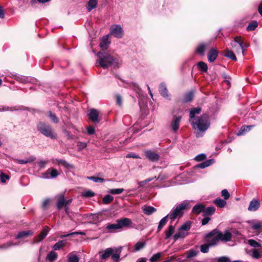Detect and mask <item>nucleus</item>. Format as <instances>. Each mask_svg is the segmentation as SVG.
<instances>
[{"label":"nucleus","instance_id":"f257e3e1","mask_svg":"<svg viewBox=\"0 0 262 262\" xmlns=\"http://www.w3.org/2000/svg\"><path fill=\"white\" fill-rule=\"evenodd\" d=\"M189 121L192 124L193 128L196 132L197 137L202 136L201 133L205 132L210 126L208 116L206 114L203 115L201 117H197L195 119L189 120Z\"/></svg>","mask_w":262,"mask_h":262},{"label":"nucleus","instance_id":"f03ea898","mask_svg":"<svg viewBox=\"0 0 262 262\" xmlns=\"http://www.w3.org/2000/svg\"><path fill=\"white\" fill-rule=\"evenodd\" d=\"M99 63L100 66L103 69L107 68L108 67H117V62L110 55L106 53L99 52L98 53Z\"/></svg>","mask_w":262,"mask_h":262},{"label":"nucleus","instance_id":"7ed1b4c3","mask_svg":"<svg viewBox=\"0 0 262 262\" xmlns=\"http://www.w3.org/2000/svg\"><path fill=\"white\" fill-rule=\"evenodd\" d=\"M31 234H32V232L29 230L20 232L15 236V238L18 240V242H8L1 246L0 248L3 249H8L12 246L20 245L25 242V239Z\"/></svg>","mask_w":262,"mask_h":262},{"label":"nucleus","instance_id":"20e7f679","mask_svg":"<svg viewBox=\"0 0 262 262\" xmlns=\"http://www.w3.org/2000/svg\"><path fill=\"white\" fill-rule=\"evenodd\" d=\"M189 208V203L187 202H183L176 205L168 215L171 220H174L177 218L181 217L183 215L184 210H187Z\"/></svg>","mask_w":262,"mask_h":262},{"label":"nucleus","instance_id":"39448f33","mask_svg":"<svg viewBox=\"0 0 262 262\" xmlns=\"http://www.w3.org/2000/svg\"><path fill=\"white\" fill-rule=\"evenodd\" d=\"M231 45L237 55L241 54L244 56L245 48L248 46L244 43L240 36L235 37L234 40L231 42Z\"/></svg>","mask_w":262,"mask_h":262},{"label":"nucleus","instance_id":"423d86ee","mask_svg":"<svg viewBox=\"0 0 262 262\" xmlns=\"http://www.w3.org/2000/svg\"><path fill=\"white\" fill-rule=\"evenodd\" d=\"M206 241L210 246L216 245L220 241L216 231H212L208 234L206 237Z\"/></svg>","mask_w":262,"mask_h":262},{"label":"nucleus","instance_id":"0eeeda50","mask_svg":"<svg viewBox=\"0 0 262 262\" xmlns=\"http://www.w3.org/2000/svg\"><path fill=\"white\" fill-rule=\"evenodd\" d=\"M37 129L41 134L47 136H49V126L48 123L44 122H39L37 124Z\"/></svg>","mask_w":262,"mask_h":262},{"label":"nucleus","instance_id":"6e6552de","mask_svg":"<svg viewBox=\"0 0 262 262\" xmlns=\"http://www.w3.org/2000/svg\"><path fill=\"white\" fill-rule=\"evenodd\" d=\"M111 33L115 37L120 38L123 35V31L120 25H115L111 27Z\"/></svg>","mask_w":262,"mask_h":262},{"label":"nucleus","instance_id":"1a4fd4ad","mask_svg":"<svg viewBox=\"0 0 262 262\" xmlns=\"http://www.w3.org/2000/svg\"><path fill=\"white\" fill-rule=\"evenodd\" d=\"M216 233H217L219 241L228 242L230 241L231 239L232 234L228 230L225 231L224 233L217 231H216Z\"/></svg>","mask_w":262,"mask_h":262},{"label":"nucleus","instance_id":"9d476101","mask_svg":"<svg viewBox=\"0 0 262 262\" xmlns=\"http://www.w3.org/2000/svg\"><path fill=\"white\" fill-rule=\"evenodd\" d=\"M116 222L117 223L120 229L124 227H128L132 224L131 220L126 217L123 218L120 220H117Z\"/></svg>","mask_w":262,"mask_h":262},{"label":"nucleus","instance_id":"9b49d317","mask_svg":"<svg viewBox=\"0 0 262 262\" xmlns=\"http://www.w3.org/2000/svg\"><path fill=\"white\" fill-rule=\"evenodd\" d=\"M8 76L22 83H27L29 82V78L25 76L17 75L15 73H10V75Z\"/></svg>","mask_w":262,"mask_h":262},{"label":"nucleus","instance_id":"f8f14e48","mask_svg":"<svg viewBox=\"0 0 262 262\" xmlns=\"http://www.w3.org/2000/svg\"><path fill=\"white\" fill-rule=\"evenodd\" d=\"M181 120V117L176 116L173 117L171 123V127L173 132H176L179 129Z\"/></svg>","mask_w":262,"mask_h":262},{"label":"nucleus","instance_id":"ddd939ff","mask_svg":"<svg viewBox=\"0 0 262 262\" xmlns=\"http://www.w3.org/2000/svg\"><path fill=\"white\" fill-rule=\"evenodd\" d=\"M99 113L98 110L92 108L90 111L89 117L90 119L94 122L98 123L100 119L99 118Z\"/></svg>","mask_w":262,"mask_h":262},{"label":"nucleus","instance_id":"4468645a","mask_svg":"<svg viewBox=\"0 0 262 262\" xmlns=\"http://www.w3.org/2000/svg\"><path fill=\"white\" fill-rule=\"evenodd\" d=\"M145 153L147 158L151 161H157L159 158V156L157 153L150 150H146Z\"/></svg>","mask_w":262,"mask_h":262},{"label":"nucleus","instance_id":"2eb2a0df","mask_svg":"<svg viewBox=\"0 0 262 262\" xmlns=\"http://www.w3.org/2000/svg\"><path fill=\"white\" fill-rule=\"evenodd\" d=\"M260 206V203L258 201L256 200H252L248 207V210L250 211H255L258 209Z\"/></svg>","mask_w":262,"mask_h":262},{"label":"nucleus","instance_id":"dca6fc26","mask_svg":"<svg viewBox=\"0 0 262 262\" xmlns=\"http://www.w3.org/2000/svg\"><path fill=\"white\" fill-rule=\"evenodd\" d=\"M218 55L217 51L214 49H211L208 54V60L209 62H213L216 58Z\"/></svg>","mask_w":262,"mask_h":262},{"label":"nucleus","instance_id":"f3484780","mask_svg":"<svg viewBox=\"0 0 262 262\" xmlns=\"http://www.w3.org/2000/svg\"><path fill=\"white\" fill-rule=\"evenodd\" d=\"M114 252L115 250L114 249L111 248H107L103 251L100 252L101 253L100 255L101 258L106 259L112 255Z\"/></svg>","mask_w":262,"mask_h":262},{"label":"nucleus","instance_id":"a211bd4d","mask_svg":"<svg viewBox=\"0 0 262 262\" xmlns=\"http://www.w3.org/2000/svg\"><path fill=\"white\" fill-rule=\"evenodd\" d=\"M98 5L97 0H89L86 5V8L88 12L91 11L93 9L96 8Z\"/></svg>","mask_w":262,"mask_h":262},{"label":"nucleus","instance_id":"6ab92c4d","mask_svg":"<svg viewBox=\"0 0 262 262\" xmlns=\"http://www.w3.org/2000/svg\"><path fill=\"white\" fill-rule=\"evenodd\" d=\"M48 232V227H46L38 235V236L36 237L35 239V242L38 243L41 242L47 236Z\"/></svg>","mask_w":262,"mask_h":262},{"label":"nucleus","instance_id":"aec40b11","mask_svg":"<svg viewBox=\"0 0 262 262\" xmlns=\"http://www.w3.org/2000/svg\"><path fill=\"white\" fill-rule=\"evenodd\" d=\"M159 92L161 95L164 97H168V91L164 83H162L159 86Z\"/></svg>","mask_w":262,"mask_h":262},{"label":"nucleus","instance_id":"412c9836","mask_svg":"<svg viewBox=\"0 0 262 262\" xmlns=\"http://www.w3.org/2000/svg\"><path fill=\"white\" fill-rule=\"evenodd\" d=\"M201 112V107H196L191 110L190 112V119L189 120H193L196 119L195 115L200 114Z\"/></svg>","mask_w":262,"mask_h":262},{"label":"nucleus","instance_id":"4be33fe9","mask_svg":"<svg viewBox=\"0 0 262 262\" xmlns=\"http://www.w3.org/2000/svg\"><path fill=\"white\" fill-rule=\"evenodd\" d=\"M110 43V42L108 40V36H106L102 38L100 46L102 50H106Z\"/></svg>","mask_w":262,"mask_h":262},{"label":"nucleus","instance_id":"5701e85b","mask_svg":"<svg viewBox=\"0 0 262 262\" xmlns=\"http://www.w3.org/2000/svg\"><path fill=\"white\" fill-rule=\"evenodd\" d=\"M65 205V199L63 194H61L58 196L57 207L60 209Z\"/></svg>","mask_w":262,"mask_h":262},{"label":"nucleus","instance_id":"b1692460","mask_svg":"<svg viewBox=\"0 0 262 262\" xmlns=\"http://www.w3.org/2000/svg\"><path fill=\"white\" fill-rule=\"evenodd\" d=\"M105 228L109 232H114L116 230L120 229L117 222L115 224H107Z\"/></svg>","mask_w":262,"mask_h":262},{"label":"nucleus","instance_id":"393cba45","mask_svg":"<svg viewBox=\"0 0 262 262\" xmlns=\"http://www.w3.org/2000/svg\"><path fill=\"white\" fill-rule=\"evenodd\" d=\"M204 209V205L201 204L196 205L193 207L192 209V212L195 214H199L201 212H203Z\"/></svg>","mask_w":262,"mask_h":262},{"label":"nucleus","instance_id":"a878e982","mask_svg":"<svg viewBox=\"0 0 262 262\" xmlns=\"http://www.w3.org/2000/svg\"><path fill=\"white\" fill-rule=\"evenodd\" d=\"M143 211L145 214L149 215L155 212L156 209L151 206H145L143 207Z\"/></svg>","mask_w":262,"mask_h":262},{"label":"nucleus","instance_id":"bb28decb","mask_svg":"<svg viewBox=\"0 0 262 262\" xmlns=\"http://www.w3.org/2000/svg\"><path fill=\"white\" fill-rule=\"evenodd\" d=\"M187 234V233L179 229V231L173 235V237L176 241L179 238H184Z\"/></svg>","mask_w":262,"mask_h":262},{"label":"nucleus","instance_id":"cd10ccee","mask_svg":"<svg viewBox=\"0 0 262 262\" xmlns=\"http://www.w3.org/2000/svg\"><path fill=\"white\" fill-rule=\"evenodd\" d=\"M35 159V158L34 157H30L28 158H26L25 159H17L16 160V161L17 163L20 164H25L27 163H30L33 161H34Z\"/></svg>","mask_w":262,"mask_h":262},{"label":"nucleus","instance_id":"c85d7f7f","mask_svg":"<svg viewBox=\"0 0 262 262\" xmlns=\"http://www.w3.org/2000/svg\"><path fill=\"white\" fill-rule=\"evenodd\" d=\"M174 226H173L172 225H169L168 229L166 231H165V239L169 238L171 237V236L173 234V233H174Z\"/></svg>","mask_w":262,"mask_h":262},{"label":"nucleus","instance_id":"c756f323","mask_svg":"<svg viewBox=\"0 0 262 262\" xmlns=\"http://www.w3.org/2000/svg\"><path fill=\"white\" fill-rule=\"evenodd\" d=\"M215 210V209L214 207H209L207 208L204 207L203 213L204 216L210 215L214 213Z\"/></svg>","mask_w":262,"mask_h":262},{"label":"nucleus","instance_id":"7c9ffc66","mask_svg":"<svg viewBox=\"0 0 262 262\" xmlns=\"http://www.w3.org/2000/svg\"><path fill=\"white\" fill-rule=\"evenodd\" d=\"M79 257L74 253H70L68 255V262H79Z\"/></svg>","mask_w":262,"mask_h":262},{"label":"nucleus","instance_id":"2f4dec72","mask_svg":"<svg viewBox=\"0 0 262 262\" xmlns=\"http://www.w3.org/2000/svg\"><path fill=\"white\" fill-rule=\"evenodd\" d=\"M62 173L61 170H58L54 168H50V178H56Z\"/></svg>","mask_w":262,"mask_h":262},{"label":"nucleus","instance_id":"473e14b6","mask_svg":"<svg viewBox=\"0 0 262 262\" xmlns=\"http://www.w3.org/2000/svg\"><path fill=\"white\" fill-rule=\"evenodd\" d=\"M168 216V215H167L166 216L164 217L163 218H162L161 220V221H160V222L159 223V225L158 227V229H157L158 232H159L162 229V228L164 227V226L165 225V224H166L167 221V219Z\"/></svg>","mask_w":262,"mask_h":262},{"label":"nucleus","instance_id":"72a5a7b5","mask_svg":"<svg viewBox=\"0 0 262 262\" xmlns=\"http://www.w3.org/2000/svg\"><path fill=\"white\" fill-rule=\"evenodd\" d=\"M225 56L230 59H231L234 61L236 60V57L234 53L230 50H226L225 51Z\"/></svg>","mask_w":262,"mask_h":262},{"label":"nucleus","instance_id":"f704fd0d","mask_svg":"<svg viewBox=\"0 0 262 262\" xmlns=\"http://www.w3.org/2000/svg\"><path fill=\"white\" fill-rule=\"evenodd\" d=\"M253 125H245L243 126L239 132L237 133L238 135H242L244 133L249 131L252 127Z\"/></svg>","mask_w":262,"mask_h":262},{"label":"nucleus","instance_id":"c9c22d12","mask_svg":"<svg viewBox=\"0 0 262 262\" xmlns=\"http://www.w3.org/2000/svg\"><path fill=\"white\" fill-rule=\"evenodd\" d=\"M146 243L145 242H138L134 246V251H138L142 249L145 246Z\"/></svg>","mask_w":262,"mask_h":262},{"label":"nucleus","instance_id":"e433bc0d","mask_svg":"<svg viewBox=\"0 0 262 262\" xmlns=\"http://www.w3.org/2000/svg\"><path fill=\"white\" fill-rule=\"evenodd\" d=\"M172 261H176V262H182V260L180 257L176 256L174 255L168 257L164 261L171 262Z\"/></svg>","mask_w":262,"mask_h":262},{"label":"nucleus","instance_id":"4c0bfd02","mask_svg":"<svg viewBox=\"0 0 262 262\" xmlns=\"http://www.w3.org/2000/svg\"><path fill=\"white\" fill-rule=\"evenodd\" d=\"M213 162V160L212 159L207 160L201 164H200L198 165V167L201 168H204L205 167H207L209 166H210L211 164H212Z\"/></svg>","mask_w":262,"mask_h":262},{"label":"nucleus","instance_id":"58836bf2","mask_svg":"<svg viewBox=\"0 0 262 262\" xmlns=\"http://www.w3.org/2000/svg\"><path fill=\"white\" fill-rule=\"evenodd\" d=\"M52 162L53 163H56V162H57L58 164H61L66 168H70L72 167V165H71L70 164L62 160H53Z\"/></svg>","mask_w":262,"mask_h":262},{"label":"nucleus","instance_id":"ea45409f","mask_svg":"<svg viewBox=\"0 0 262 262\" xmlns=\"http://www.w3.org/2000/svg\"><path fill=\"white\" fill-rule=\"evenodd\" d=\"M198 68L202 71L205 72L208 70V67L206 63L203 61H200L198 63Z\"/></svg>","mask_w":262,"mask_h":262},{"label":"nucleus","instance_id":"a19ab883","mask_svg":"<svg viewBox=\"0 0 262 262\" xmlns=\"http://www.w3.org/2000/svg\"><path fill=\"white\" fill-rule=\"evenodd\" d=\"M123 191H124V189L123 188H114V189H111L108 190V192L112 194H121Z\"/></svg>","mask_w":262,"mask_h":262},{"label":"nucleus","instance_id":"79ce46f5","mask_svg":"<svg viewBox=\"0 0 262 262\" xmlns=\"http://www.w3.org/2000/svg\"><path fill=\"white\" fill-rule=\"evenodd\" d=\"M214 203L219 207H224L226 205V202L222 199H216Z\"/></svg>","mask_w":262,"mask_h":262},{"label":"nucleus","instance_id":"37998d69","mask_svg":"<svg viewBox=\"0 0 262 262\" xmlns=\"http://www.w3.org/2000/svg\"><path fill=\"white\" fill-rule=\"evenodd\" d=\"M206 47V46L204 44L200 45L196 49V52L201 55H203L204 54Z\"/></svg>","mask_w":262,"mask_h":262},{"label":"nucleus","instance_id":"c03bdc74","mask_svg":"<svg viewBox=\"0 0 262 262\" xmlns=\"http://www.w3.org/2000/svg\"><path fill=\"white\" fill-rule=\"evenodd\" d=\"M10 179V177L8 175L2 172L0 174V180L2 183H6L7 181Z\"/></svg>","mask_w":262,"mask_h":262},{"label":"nucleus","instance_id":"a18cd8bd","mask_svg":"<svg viewBox=\"0 0 262 262\" xmlns=\"http://www.w3.org/2000/svg\"><path fill=\"white\" fill-rule=\"evenodd\" d=\"M66 242L63 241H61L57 242L53 246V248L55 250H59L60 248L64 246Z\"/></svg>","mask_w":262,"mask_h":262},{"label":"nucleus","instance_id":"49530a36","mask_svg":"<svg viewBox=\"0 0 262 262\" xmlns=\"http://www.w3.org/2000/svg\"><path fill=\"white\" fill-rule=\"evenodd\" d=\"M194 93L192 91L189 92L187 93L184 97V101L185 102H189L191 101L193 98Z\"/></svg>","mask_w":262,"mask_h":262},{"label":"nucleus","instance_id":"de8ad7c7","mask_svg":"<svg viewBox=\"0 0 262 262\" xmlns=\"http://www.w3.org/2000/svg\"><path fill=\"white\" fill-rule=\"evenodd\" d=\"M114 198L111 195H106L103 198V203L105 204H108L113 201Z\"/></svg>","mask_w":262,"mask_h":262},{"label":"nucleus","instance_id":"09e8293b","mask_svg":"<svg viewBox=\"0 0 262 262\" xmlns=\"http://www.w3.org/2000/svg\"><path fill=\"white\" fill-rule=\"evenodd\" d=\"M198 251L195 250L191 249L187 252V258H190L196 256Z\"/></svg>","mask_w":262,"mask_h":262},{"label":"nucleus","instance_id":"8fccbe9b","mask_svg":"<svg viewBox=\"0 0 262 262\" xmlns=\"http://www.w3.org/2000/svg\"><path fill=\"white\" fill-rule=\"evenodd\" d=\"M81 195L83 197L91 198L95 195V193L91 190H87L82 192Z\"/></svg>","mask_w":262,"mask_h":262},{"label":"nucleus","instance_id":"3c124183","mask_svg":"<svg viewBox=\"0 0 262 262\" xmlns=\"http://www.w3.org/2000/svg\"><path fill=\"white\" fill-rule=\"evenodd\" d=\"M161 253L158 252L154 254L150 258L149 260L150 262L157 261L161 256Z\"/></svg>","mask_w":262,"mask_h":262},{"label":"nucleus","instance_id":"603ef678","mask_svg":"<svg viewBox=\"0 0 262 262\" xmlns=\"http://www.w3.org/2000/svg\"><path fill=\"white\" fill-rule=\"evenodd\" d=\"M257 27V23L256 21H253L249 24L247 27V30L252 31L254 30Z\"/></svg>","mask_w":262,"mask_h":262},{"label":"nucleus","instance_id":"864d4df0","mask_svg":"<svg viewBox=\"0 0 262 262\" xmlns=\"http://www.w3.org/2000/svg\"><path fill=\"white\" fill-rule=\"evenodd\" d=\"M210 246L208 243L203 244L200 246V250L203 253H207Z\"/></svg>","mask_w":262,"mask_h":262},{"label":"nucleus","instance_id":"5fc2aeb1","mask_svg":"<svg viewBox=\"0 0 262 262\" xmlns=\"http://www.w3.org/2000/svg\"><path fill=\"white\" fill-rule=\"evenodd\" d=\"M252 228L254 230H262V222H257L252 224Z\"/></svg>","mask_w":262,"mask_h":262},{"label":"nucleus","instance_id":"6e6d98bb","mask_svg":"<svg viewBox=\"0 0 262 262\" xmlns=\"http://www.w3.org/2000/svg\"><path fill=\"white\" fill-rule=\"evenodd\" d=\"M190 223L188 222L181 226L180 229L184 231H188L190 229Z\"/></svg>","mask_w":262,"mask_h":262},{"label":"nucleus","instance_id":"4d7b16f0","mask_svg":"<svg viewBox=\"0 0 262 262\" xmlns=\"http://www.w3.org/2000/svg\"><path fill=\"white\" fill-rule=\"evenodd\" d=\"M88 179L96 183H102L104 181V179L96 177H88Z\"/></svg>","mask_w":262,"mask_h":262},{"label":"nucleus","instance_id":"13d9d810","mask_svg":"<svg viewBox=\"0 0 262 262\" xmlns=\"http://www.w3.org/2000/svg\"><path fill=\"white\" fill-rule=\"evenodd\" d=\"M49 207V199L47 198L44 200L42 203L41 207L43 210H45L48 209Z\"/></svg>","mask_w":262,"mask_h":262},{"label":"nucleus","instance_id":"bf43d9fd","mask_svg":"<svg viewBox=\"0 0 262 262\" xmlns=\"http://www.w3.org/2000/svg\"><path fill=\"white\" fill-rule=\"evenodd\" d=\"M248 243L252 247L254 248L260 247V245L254 239H249Z\"/></svg>","mask_w":262,"mask_h":262},{"label":"nucleus","instance_id":"052dcab7","mask_svg":"<svg viewBox=\"0 0 262 262\" xmlns=\"http://www.w3.org/2000/svg\"><path fill=\"white\" fill-rule=\"evenodd\" d=\"M251 255L253 258L257 259L260 257V254L257 249H254L251 251Z\"/></svg>","mask_w":262,"mask_h":262},{"label":"nucleus","instance_id":"680f3d73","mask_svg":"<svg viewBox=\"0 0 262 262\" xmlns=\"http://www.w3.org/2000/svg\"><path fill=\"white\" fill-rule=\"evenodd\" d=\"M154 179H157L156 177L152 178H149L144 181L139 182V185L140 187H143L145 184L152 181Z\"/></svg>","mask_w":262,"mask_h":262},{"label":"nucleus","instance_id":"e2e57ef3","mask_svg":"<svg viewBox=\"0 0 262 262\" xmlns=\"http://www.w3.org/2000/svg\"><path fill=\"white\" fill-rule=\"evenodd\" d=\"M57 258V254L54 251L50 252V262H53Z\"/></svg>","mask_w":262,"mask_h":262},{"label":"nucleus","instance_id":"0e129e2a","mask_svg":"<svg viewBox=\"0 0 262 262\" xmlns=\"http://www.w3.org/2000/svg\"><path fill=\"white\" fill-rule=\"evenodd\" d=\"M222 196L224 197L225 200H227L230 197V194L226 189H224L222 191Z\"/></svg>","mask_w":262,"mask_h":262},{"label":"nucleus","instance_id":"69168bd1","mask_svg":"<svg viewBox=\"0 0 262 262\" xmlns=\"http://www.w3.org/2000/svg\"><path fill=\"white\" fill-rule=\"evenodd\" d=\"M87 146V144L84 142H79L77 143V147L79 150H81L85 148Z\"/></svg>","mask_w":262,"mask_h":262},{"label":"nucleus","instance_id":"338daca9","mask_svg":"<svg viewBox=\"0 0 262 262\" xmlns=\"http://www.w3.org/2000/svg\"><path fill=\"white\" fill-rule=\"evenodd\" d=\"M116 98L117 104L118 105H119V106H121L122 105V97H121V96L120 95L117 94L116 95Z\"/></svg>","mask_w":262,"mask_h":262},{"label":"nucleus","instance_id":"774afa93","mask_svg":"<svg viewBox=\"0 0 262 262\" xmlns=\"http://www.w3.org/2000/svg\"><path fill=\"white\" fill-rule=\"evenodd\" d=\"M206 158V156L204 154H201L197 156L195 159L198 161H201L204 160Z\"/></svg>","mask_w":262,"mask_h":262}]
</instances>
